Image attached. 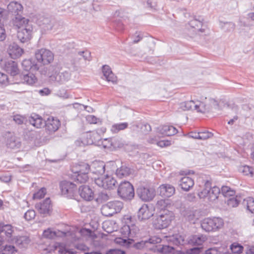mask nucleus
<instances>
[{
  "mask_svg": "<svg viewBox=\"0 0 254 254\" xmlns=\"http://www.w3.org/2000/svg\"><path fill=\"white\" fill-rule=\"evenodd\" d=\"M116 243L127 248L134 247L136 249H141L144 247H148L149 245L153 243L151 239L148 240L141 241L134 243V240L131 238H117L115 239Z\"/></svg>",
  "mask_w": 254,
  "mask_h": 254,
  "instance_id": "39448f33",
  "label": "nucleus"
},
{
  "mask_svg": "<svg viewBox=\"0 0 254 254\" xmlns=\"http://www.w3.org/2000/svg\"><path fill=\"white\" fill-rule=\"evenodd\" d=\"M218 107V102L213 99H210L208 103H205V108H208V112L211 111L213 108L216 109Z\"/></svg>",
  "mask_w": 254,
  "mask_h": 254,
  "instance_id": "49530a36",
  "label": "nucleus"
},
{
  "mask_svg": "<svg viewBox=\"0 0 254 254\" xmlns=\"http://www.w3.org/2000/svg\"><path fill=\"white\" fill-rule=\"evenodd\" d=\"M130 228V238L134 237L138 233L139 230L138 228L134 224H131L129 225Z\"/></svg>",
  "mask_w": 254,
  "mask_h": 254,
  "instance_id": "13d9d810",
  "label": "nucleus"
},
{
  "mask_svg": "<svg viewBox=\"0 0 254 254\" xmlns=\"http://www.w3.org/2000/svg\"><path fill=\"white\" fill-rule=\"evenodd\" d=\"M94 182L99 187L106 190H113L116 187L117 185L116 179L108 174L95 178Z\"/></svg>",
  "mask_w": 254,
  "mask_h": 254,
  "instance_id": "1a4fd4ad",
  "label": "nucleus"
},
{
  "mask_svg": "<svg viewBox=\"0 0 254 254\" xmlns=\"http://www.w3.org/2000/svg\"><path fill=\"white\" fill-rule=\"evenodd\" d=\"M152 215V212L149 210L148 206L146 204H143L139 208L137 213L138 218L140 221L147 220Z\"/></svg>",
  "mask_w": 254,
  "mask_h": 254,
  "instance_id": "bb28decb",
  "label": "nucleus"
},
{
  "mask_svg": "<svg viewBox=\"0 0 254 254\" xmlns=\"http://www.w3.org/2000/svg\"><path fill=\"white\" fill-rule=\"evenodd\" d=\"M2 253L1 254H12L15 251V247L11 245L2 246Z\"/></svg>",
  "mask_w": 254,
  "mask_h": 254,
  "instance_id": "de8ad7c7",
  "label": "nucleus"
},
{
  "mask_svg": "<svg viewBox=\"0 0 254 254\" xmlns=\"http://www.w3.org/2000/svg\"><path fill=\"white\" fill-rule=\"evenodd\" d=\"M158 132L163 135L172 136L176 134L178 131L172 126L164 125L158 128Z\"/></svg>",
  "mask_w": 254,
  "mask_h": 254,
  "instance_id": "c85d7f7f",
  "label": "nucleus"
},
{
  "mask_svg": "<svg viewBox=\"0 0 254 254\" xmlns=\"http://www.w3.org/2000/svg\"><path fill=\"white\" fill-rule=\"evenodd\" d=\"M202 250V247H196L188 250L189 254H199Z\"/></svg>",
  "mask_w": 254,
  "mask_h": 254,
  "instance_id": "680f3d73",
  "label": "nucleus"
},
{
  "mask_svg": "<svg viewBox=\"0 0 254 254\" xmlns=\"http://www.w3.org/2000/svg\"><path fill=\"white\" fill-rule=\"evenodd\" d=\"M174 218V214L172 211H168L166 212L164 211L153 220V227L156 229L166 228L169 225Z\"/></svg>",
  "mask_w": 254,
  "mask_h": 254,
  "instance_id": "20e7f679",
  "label": "nucleus"
},
{
  "mask_svg": "<svg viewBox=\"0 0 254 254\" xmlns=\"http://www.w3.org/2000/svg\"><path fill=\"white\" fill-rule=\"evenodd\" d=\"M195 101L193 100L183 102L180 104V109H182L183 111L194 110L195 107H196L197 106L195 105Z\"/></svg>",
  "mask_w": 254,
  "mask_h": 254,
  "instance_id": "e433bc0d",
  "label": "nucleus"
},
{
  "mask_svg": "<svg viewBox=\"0 0 254 254\" xmlns=\"http://www.w3.org/2000/svg\"><path fill=\"white\" fill-rule=\"evenodd\" d=\"M167 241L170 245L176 246L184 245L188 242L184 236L179 234L167 237ZM174 250V248L171 245H158L156 246L155 252L158 254H170Z\"/></svg>",
  "mask_w": 254,
  "mask_h": 254,
  "instance_id": "f257e3e1",
  "label": "nucleus"
},
{
  "mask_svg": "<svg viewBox=\"0 0 254 254\" xmlns=\"http://www.w3.org/2000/svg\"><path fill=\"white\" fill-rule=\"evenodd\" d=\"M13 227L11 225L0 223V238L5 242H13Z\"/></svg>",
  "mask_w": 254,
  "mask_h": 254,
  "instance_id": "ddd939ff",
  "label": "nucleus"
},
{
  "mask_svg": "<svg viewBox=\"0 0 254 254\" xmlns=\"http://www.w3.org/2000/svg\"><path fill=\"white\" fill-rule=\"evenodd\" d=\"M123 207V203L120 201H110L103 205L101 209L103 215L107 217H111L117 213L122 210Z\"/></svg>",
  "mask_w": 254,
  "mask_h": 254,
  "instance_id": "423d86ee",
  "label": "nucleus"
},
{
  "mask_svg": "<svg viewBox=\"0 0 254 254\" xmlns=\"http://www.w3.org/2000/svg\"><path fill=\"white\" fill-rule=\"evenodd\" d=\"M24 120L25 119L19 115H16L13 116V121L18 125L22 124Z\"/></svg>",
  "mask_w": 254,
  "mask_h": 254,
  "instance_id": "0e129e2a",
  "label": "nucleus"
},
{
  "mask_svg": "<svg viewBox=\"0 0 254 254\" xmlns=\"http://www.w3.org/2000/svg\"><path fill=\"white\" fill-rule=\"evenodd\" d=\"M213 134L208 131H204L199 132V137L200 140H206L210 138L213 136Z\"/></svg>",
  "mask_w": 254,
  "mask_h": 254,
  "instance_id": "603ef678",
  "label": "nucleus"
},
{
  "mask_svg": "<svg viewBox=\"0 0 254 254\" xmlns=\"http://www.w3.org/2000/svg\"><path fill=\"white\" fill-rule=\"evenodd\" d=\"M230 249L233 253L239 254L242 253L244 247L238 243H234L230 246Z\"/></svg>",
  "mask_w": 254,
  "mask_h": 254,
  "instance_id": "c03bdc74",
  "label": "nucleus"
},
{
  "mask_svg": "<svg viewBox=\"0 0 254 254\" xmlns=\"http://www.w3.org/2000/svg\"><path fill=\"white\" fill-rule=\"evenodd\" d=\"M12 242H14L20 248H25L30 243V240L27 236H19L13 238Z\"/></svg>",
  "mask_w": 254,
  "mask_h": 254,
  "instance_id": "2f4dec72",
  "label": "nucleus"
},
{
  "mask_svg": "<svg viewBox=\"0 0 254 254\" xmlns=\"http://www.w3.org/2000/svg\"><path fill=\"white\" fill-rule=\"evenodd\" d=\"M202 20L203 19L201 17H199L198 19L195 18L190 22V25L191 27L193 28L199 27L202 25Z\"/></svg>",
  "mask_w": 254,
  "mask_h": 254,
  "instance_id": "864d4df0",
  "label": "nucleus"
},
{
  "mask_svg": "<svg viewBox=\"0 0 254 254\" xmlns=\"http://www.w3.org/2000/svg\"><path fill=\"white\" fill-rule=\"evenodd\" d=\"M29 20L23 16L22 14L12 17L10 23L13 27L17 30L29 25Z\"/></svg>",
  "mask_w": 254,
  "mask_h": 254,
  "instance_id": "2eb2a0df",
  "label": "nucleus"
},
{
  "mask_svg": "<svg viewBox=\"0 0 254 254\" xmlns=\"http://www.w3.org/2000/svg\"><path fill=\"white\" fill-rule=\"evenodd\" d=\"M137 193L139 198L144 201L152 200L155 195L153 188L140 186L137 189Z\"/></svg>",
  "mask_w": 254,
  "mask_h": 254,
  "instance_id": "f8f14e48",
  "label": "nucleus"
},
{
  "mask_svg": "<svg viewBox=\"0 0 254 254\" xmlns=\"http://www.w3.org/2000/svg\"><path fill=\"white\" fill-rule=\"evenodd\" d=\"M42 23L40 25L42 28L45 30H52L54 27L55 21L54 19H52L50 18L44 17L41 20Z\"/></svg>",
  "mask_w": 254,
  "mask_h": 254,
  "instance_id": "c9c22d12",
  "label": "nucleus"
},
{
  "mask_svg": "<svg viewBox=\"0 0 254 254\" xmlns=\"http://www.w3.org/2000/svg\"><path fill=\"white\" fill-rule=\"evenodd\" d=\"M118 194L123 199L131 200L134 196L132 185L127 181L122 182L118 187Z\"/></svg>",
  "mask_w": 254,
  "mask_h": 254,
  "instance_id": "0eeeda50",
  "label": "nucleus"
},
{
  "mask_svg": "<svg viewBox=\"0 0 254 254\" xmlns=\"http://www.w3.org/2000/svg\"><path fill=\"white\" fill-rule=\"evenodd\" d=\"M220 193V189L216 186L211 187V183L206 181L204 185L203 190L198 192V195L200 198H207L210 201H213L218 198Z\"/></svg>",
  "mask_w": 254,
  "mask_h": 254,
  "instance_id": "7ed1b4c3",
  "label": "nucleus"
},
{
  "mask_svg": "<svg viewBox=\"0 0 254 254\" xmlns=\"http://www.w3.org/2000/svg\"><path fill=\"white\" fill-rule=\"evenodd\" d=\"M7 12L11 14L12 17L23 14V6L17 1L10 2L7 6Z\"/></svg>",
  "mask_w": 254,
  "mask_h": 254,
  "instance_id": "f3484780",
  "label": "nucleus"
},
{
  "mask_svg": "<svg viewBox=\"0 0 254 254\" xmlns=\"http://www.w3.org/2000/svg\"><path fill=\"white\" fill-rule=\"evenodd\" d=\"M227 203L229 206L235 207L238 205L239 203V201L238 200V199L236 198L233 196L228 199V200H227Z\"/></svg>",
  "mask_w": 254,
  "mask_h": 254,
  "instance_id": "4d7b16f0",
  "label": "nucleus"
},
{
  "mask_svg": "<svg viewBox=\"0 0 254 254\" xmlns=\"http://www.w3.org/2000/svg\"><path fill=\"white\" fill-rule=\"evenodd\" d=\"M223 225L222 219L219 217L206 218L201 222L202 228L206 232L215 231Z\"/></svg>",
  "mask_w": 254,
  "mask_h": 254,
  "instance_id": "6e6552de",
  "label": "nucleus"
},
{
  "mask_svg": "<svg viewBox=\"0 0 254 254\" xmlns=\"http://www.w3.org/2000/svg\"><path fill=\"white\" fill-rule=\"evenodd\" d=\"M33 28L31 25L17 30V36L22 43L28 42L32 37Z\"/></svg>",
  "mask_w": 254,
  "mask_h": 254,
  "instance_id": "4468645a",
  "label": "nucleus"
},
{
  "mask_svg": "<svg viewBox=\"0 0 254 254\" xmlns=\"http://www.w3.org/2000/svg\"><path fill=\"white\" fill-rule=\"evenodd\" d=\"M102 72L105 79L108 81L114 82L116 80V76L112 71L111 68L107 65H104L102 67Z\"/></svg>",
  "mask_w": 254,
  "mask_h": 254,
  "instance_id": "473e14b6",
  "label": "nucleus"
},
{
  "mask_svg": "<svg viewBox=\"0 0 254 254\" xmlns=\"http://www.w3.org/2000/svg\"><path fill=\"white\" fill-rule=\"evenodd\" d=\"M35 58L37 62L43 65L51 64L54 59V54L49 50L41 49L35 52Z\"/></svg>",
  "mask_w": 254,
  "mask_h": 254,
  "instance_id": "9d476101",
  "label": "nucleus"
},
{
  "mask_svg": "<svg viewBox=\"0 0 254 254\" xmlns=\"http://www.w3.org/2000/svg\"><path fill=\"white\" fill-rule=\"evenodd\" d=\"M80 196L86 201H91L94 198V192L88 186H81L78 189Z\"/></svg>",
  "mask_w": 254,
  "mask_h": 254,
  "instance_id": "5701e85b",
  "label": "nucleus"
},
{
  "mask_svg": "<svg viewBox=\"0 0 254 254\" xmlns=\"http://www.w3.org/2000/svg\"><path fill=\"white\" fill-rule=\"evenodd\" d=\"M108 164L105 165L103 161H94L90 164V171L96 175H103L105 172L106 167L108 168Z\"/></svg>",
  "mask_w": 254,
  "mask_h": 254,
  "instance_id": "dca6fc26",
  "label": "nucleus"
},
{
  "mask_svg": "<svg viewBox=\"0 0 254 254\" xmlns=\"http://www.w3.org/2000/svg\"><path fill=\"white\" fill-rule=\"evenodd\" d=\"M78 54L81 56L85 60L90 61L91 60V53L88 51L79 52Z\"/></svg>",
  "mask_w": 254,
  "mask_h": 254,
  "instance_id": "bf43d9fd",
  "label": "nucleus"
},
{
  "mask_svg": "<svg viewBox=\"0 0 254 254\" xmlns=\"http://www.w3.org/2000/svg\"><path fill=\"white\" fill-rule=\"evenodd\" d=\"M179 182L181 189L186 191H189L194 186L193 180L189 177H183Z\"/></svg>",
  "mask_w": 254,
  "mask_h": 254,
  "instance_id": "cd10ccee",
  "label": "nucleus"
},
{
  "mask_svg": "<svg viewBox=\"0 0 254 254\" xmlns=\"http://www.w3.org/2000/svg\"><path fill=\"white\" fill-rule=\"evenodd\" d=\"M60 188L62 194L69 198H74L77 194L76 185L67 181L60 183Z\"/></svg>",
  "mask_w": 254,
  "mask_h": 254,
  "instance_id": "9b49d317",
  "label": "nucleus"
},
{
  "mask_svg": "<svg viewBox=\"0 0 254 254\" xmlns=\"http://www.w3.org/2000/svg\"><path fill=\"white\" fill-rule=\"evenodd\" d=\"M36 216L35 212L34 210L30 209L27 210L24 214V218L27 221L33 219Z\"/></svg>",
  "mask_w": 254,
  "mask_h": 254,
  "instance_id": "5fc2aeb1",
  "label": "nucleus"
},
{
  "mask_svg": "<svg viewBox=\"0 0 254 254\" xmlns=\"http://www.w3.org/2000/svg\"><path fill=\"white\" fill-rule=\"evenodd\" d=\"M158 192L162 197H169L175 194V188L170 184H163L158 188Z\"/></svg>",
  "mask_w": 254,
  "mask_h": 254,
  "instance_id": "a211bd4d",
  "label": "nucleus"
},
{
  "mask_svg": "<svg viewBox=\"0 0 254 254\" xmlns=\"http://www.w3.org/2000/svg\"><path fill=\"white\" fill-rule=\"evenodd\" d=\"M246 254H254V246H247L245 250Z\"/></svg>",
  "mask_w": 254,
  "mask_h": 254,
  "instance_id": "774afa93",
  "label": "nucleus"
},
{
  "mask_svg": "<svg viewBox=\"0 0 254 254\" xmlns=\"http://www.w3.org/2000/svg\"><path fill=\"white\" fill-rule=\"evenodd\" d=\"M66 235L65 232L58 230V231H52L50 229H48L45 230L43 233V236L44 238L48 239H54L57 237H63Z\"/></svg>",
  "mask_w": 254,
  "mask_h": 254,
  "instance_id": "7c9ffc66",
  "label": "nucleus"
},
{
  "mask_svg": "<svg viewBox=\"0 0 254 254\" xmlns=\"http://www.w3.org/2000/svg\"><path fill=\"white\" fill-rule=\"evenodd\" d=\"M130 174L131 169L126 166H122L120 168H118L116 171V174L119 178L127 177Z\"/></svg>",
  "mask_w": 254,
  "mask_h": 254,
  "instance_id": "72a5a7b5",
  "label": "nucleus"
},
{
  "mask_svg": "<svg viewBox=\"0 0 254 254\" xmlns=\"http://www.w3.org/2000/svg\"><path fill=\"white\" fill-rule=\"evenodd\" d=\"M221 193L225 197H233L235 194V191L227 186H223L221 188Z\"/></svg>",
  "mask_w": 254,
  "mask_h": 254,
  "instance_id": "a19ab883",
  "label": "nucleus"
},
{
  "mask_svg": "<svg viewBox=\"0 0 254 254\" xmlns=\"http://www.w3.org/2000/svg\"><path fill=\"white\" fill-rule=\"evenodd\" d=\"M254 169L249 166H242L239 168V171L242 172L244 175L246 176L250 175L251 177H253L254 175Z\"/></svg>",
  "mask_w": 254,
  "mask_h": 254,
  "instance_id": "79ce46f5",
  "label": "nucleus"
},
{
  "mask_svg": "<svg viewBox=\"0 0 254 254\" xmlns=\"http://www.w3.org/2000/svg\"><path fill=\"white\" fill-rule=\"evenodd\" d=\"M88 180V176L86 174L77 173L75 178V181L79 183H86Z\"/></svg>",
  "mask_w": 254,
  "mask_h": 254,
  "instance_id": "a18cd8bd",
  "label": "nucleus"
},
{
  "mask_svg": "<svg viewBox=\"0 0 254 254\" xmlns=\"http://www.w3.org/2000/svg\"><path fill=\"white\" fill-rule=\"evenodd\" d=\"M106 254H126V252L119 249H110L107 252Z\"/></svg>",
  "mask_w": 254,
  "mask_h": 254,
  "instance_id": "69168bd1",
  "label": "nucleus"
},
{
  "mask_svg": "<svg viewBox=\"0 0 254 254\" xmlns=\"http://www.w3.org/2000/svg\"><path fill=\"white\" fill-rule=\"evenodd\" d=\"M206 240V237L203 235H194L190 239L189 243H190L195 245L200 246Z\"/></svg>",
  "mask_w": 254,
  "mask_h": 254,
  "instance_id": "4c0bfd02",
  "label": "nucleus"
},
{
  "mask_svg": "<svg viewBox=\"0 0 254 254\" xmlns=\"http://www.w3.org/2000/svg\"><path fill=\"white\" fill-rule=\"evenodd\" d=\"M23 52V49L15 43H13L9 46L8 53L11 59H16L19 58Z\"/></svg>",
  "mask_w": 254,
  "mask_h": 254,
  "instance_id": "412c9836",
  "label": "nucleus"
},
{
  "mask_svg": "<svg viewBox=\"0 0 254 254\" xmlns=\"http://www.w3.org/2000/svg\"><path fill=\"white\" fill-rule=\"evenodd\" d=\"M36 208L41 214L44 215L49 214L52 209V205L50 198H47L42 202L37 203L36 204Z\"/></svg>",
  "mask_w": 254,
  "mask_h": 254,
  "instance_id": "6ab92c4d",
  "label": "nucleus"
},
{
  "mask_svg": "<svg viewBox=\"0 0 254 254\" xmlns=\"http://www.w3.org/2000/svg\"><path fill=\"white\" fill-rule=\"evenodd\" d=\"M86 120L90 124H97L100 121L99 119L97 118L93 115H89L86 117Z\"/></svg>",
  "mask_w": 254,
  "mask_h": 254,
  "instance_id": "e2e57ef3",
  "label": "nucleus"
},
{
  "mask_svg": "<svg viewBox=\"0 0 254 254\" xmlns=\"http://www.w3.org/2000/svg\"><path fill=\"white\" fill-rule=\"evenodd\" d=\"M29 123L36 128H41L45 126V121L41 116L36 114H32L29 117Z\"/></svg>",
  "mask_w": 254,
  "mask_h": 254,
  "instance_id": "a878e982",
  "label": "nucleus"
},
{
  "mask_svg": "<svg viewBox=\"0 0 254 254\" xmlns=\"http://www.w3.org/2000/svg\"><path fill=\"white\" fill-rule=\"evenodd\" d=\"M195 105H197L195 107L194 110H196L197 112L201 113H205L208 112V108H205V103L201 102L199 101H195Z\"/></svg>",
  "mask_w": 254,
  "mask_h": 254,
  "instance_id": "37998d69",
  "label": "nucleus"
},
{
  "mask_svg": "<svg viewBox=\"0 0 254 254\" xmlns=\"http://www.w3.org/2000/svg\"><path fill=\"white\" fill-rule=\"evenodd\" d=\"M49 74L51 80L62 84L68 81L70 78V73L68 71H61L58 65H52L49 68Z\"/></svg>",
  "mask_w": 254,
  "mask_h": 254,
  "instance_id": "f03ea898",
  "label": "nucleus"
},
{
  "mask_svg": "<svg viewBox=\"0 0 254 254\" xmlns=\"http://www.w3.org/2000/svg\"><path fill=\"white\" fill-rule=\"evenodd\" d=\"M21 64L23 69L26 71L31 70V72H36L39 68L35 60L33 59H25L22 61Z\"/></svg>",
  "mask_w": 254,
  "mask_h": 254,
  "instance_id": "393cba45",
  "label": "nucleus"
},
{
  "mask_svg": "<svg viewBox=\"0 0 254 254\" xmlns=\"http://www.w3.org/2000/svg\"><path fill=\"white\" fill-rule=\"evenodd\" d=\"M127 127L128 124L127 123L115 124L112 126L111 131L114 133H116L121 130L125 129Z\"/></svg>",
  "mask_w": 254,
  "mask_h": 254,
  "instance_id": "58836bf2",
  "label": "nucleus"
},
{
  "mask_svg": "<svg viewBox=\"0 0 254 254\" xmlns=\"http://www.w3.org/2000/svg\"><path fill=\"white\" fill-rule=\"evenodd\" d=\"M8 83V77L5 74L0 72V85H6Z\"/></svg>",
  "mask_w": 254,
  "mask_h": 254,
  "instance_id": "052dcab7",
  "label": "nucleus"
},
{
  "mask_svg": "<svg viewBox=\"0 0 254 254\" xmlns=\"http://www.w3.org/2000/svg\"><path fill=\"white\" fill-rule=\"evenodd\" d=\"M181 214L189 221H192L194 219L195 212L192 208H181Z\"/></svg>",
  "mask_w": 254,
  "mask_h": 254,
  "instance_id": "f704fd0d",
  "label": "nucleus"
},
{
  "mask_svg": "<svg viewBox=\"0 0 254 254\" xmlns=\"http://www.w3.org/2000/svg\"><path fill=\"white\" fill-rule=\"evenodd\" d=\"M3 68L12 76H15L19 73L17 64L15 62L11 60L5 62Z\"/></svg>",
  "mask_w": 254,
  "mask_h": 254,
  "instance_id": "b1692460",
  "label": "nucleus"
},
{
  "mask_svg": "<svg viewBox=\"0 0 254 254\" xmlns=\"http://www.w3.org/2000/svg\"><path fill=\"white\" fill-rule=\"evenodd\" d=\"M130 228L129 225H124L121 229V232L125 237L130 238Z\"/></svg>",
  "mask_w": 254,
  "mask_h": 254,
  "instance_id": "3c124183",
  "label": "nucleus"
},
{
  "mask_svg": "<svg viewBox=\"0 0 254 254\" xmlns=\"http://www.w3.org/2000/svg\"><path fill=\"white\" fill-rule=\"evenodd\" d=\"M6 145L7 147L10 149L15 150L19 149L21 146V139L15 135H11L7 138Z\"/></svg>",
  "mask_w": 254,
  "mask_h": 254,
  "instance_id": "4be33fe9",
  "label": "nucleus"
},
{
  "mask_svg": "<svg viewBox=\"0 0 254 254\" xmlns=\"http://www.w3.org/2000/svg\"><path fill=\"white\" fill-rule=\"evenodd\" d=\"M20 78L24 83L30 85L34 84L37 81V78L33 72L22 74L20 75Z\"/></svg>",
  "mask_w": 254,
  "mask_h": 254,
  "instance_id": "c756f323",
  "label": "nucleus"
},
{
  "mask_svg": "<svg viewBox=\"0 0 254 254\" xmlns=\"http://www.w3.org/2000/svg\"><path fill=\"white\" fill-rule=\"evenodd\" d=\"M109 199V196L107 193L102 192L99 193L96 201L98 203H103Z\"/></svg>",
  "mask_w": 254,
  "mask_h": 254,
  "instance_id": "09e8293b",
  "label": "nucleus"
},
{
  "mask_svg": "<svg viewBox=\"0 0 254 254\" xmlns=\"http://www.w3.org/2000/svg\"><path fill=\"white\" fill-rule=\"evenodd\" d=\"M61 126L60 121L53 117L49 118L45 121V127L46 130L49 132V133L54 132L57 131Z\"/></svg>",
  "mask_w": 254,
  "mask_h": 254,
  "instance_id": "aec40b11",
  "label": "nucleus"
},
{
  "mask_svg": "<svg viewBox=\"0 0 254 254\" xmlns=\"http://www.w3.org/2000/svg\"><path fill=\"white\" fill-rule=\"evenodd\" d=\"M247 207L250 212L254 214V199L253 197L247 199Z\"/></svg>",
  "mask_w": 254,
  "mask_h": 254,
  "instance_id": "8fccbe9b",
  "label": "nucleus"
},
{
  "mask_svg": "<svg viewBox=\"0 0 254 254\" xmlns=\"http://www.w3.org/2000/svg\"><path fill=\"white\" fill-rule=\"evenodd\" d=\"M235 24L233 22H226L224 23V28L226 29L227 30L230 31L234 29Z\"/></svg>",
  "mask_w": 254,
  "mask_h": 254,
  "instance_id": "338daca9",
  "label": "nucleus"
},
{
  "mask_svg": "<svg viewBox=\"0 0 254 254\" xmlns=\"http://www.w3.org/2000/svg\"><path fill=\"white\" fill-rule=\"evenodd\" d=\"M77 167L78 169L77 173L88 174L89 172L90 171V165L85 162L79 163Z\"/></svg>",
  "mask_w": 254,
  "mask_h": 254,
  "instance_id": "ea45409f",
  "label": "nucleus"
},
{
  "mask_svg": "<svg viewBox=\"0 0 254 254\" xmlns=\"http://www.w3.org/2000/svg\"><path fill=\"white\" fill-rule=\"evenodd\" d=\"M46 193V190L45 188H41L39 191L35 193L33 195L34 199H41L44 197Z\"/></svg>",
  "mask_w": 254,
  "mask_h": 254,
  "instance_id": "6e6d98bb",
  "label": "nucleus"
}]
</instances>
